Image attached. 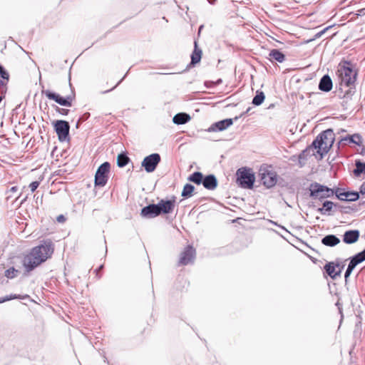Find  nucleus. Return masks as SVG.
<instances>
[{"label":"nucleus","instance_id":"1","mask_svg":"<svg viewBox=\"0 0 365 365\" xmlns=\"http://www.w3.org/2000/svg\"><path fill=\"white\" fill-rule=\"evenodd\" d=\"M54 245L51 240H47L43 244L34 247L23 259V265L29 272L50 258L53 253Z\"/></svg>","mask_w":365,"mask_h":365},{"label":"nucleus","instance_id":"2","mask_svg":"<svg viewBox=\"0 0 365 365\" xmlns=\"http://www.w3.org/2000/svg\"><path fill=\"white\" fill-rule=\"evenodd\" d=\"M334 133L333 130L327 129L319 134L310 145L311 148L317 149V153L323 158L328 153L334 142Z\"/></svg>","mask_w":365,"mask_h":365},{"label":"nucleus","instance_id":"3","mask_svg":"<svg viewBox=\"0 0 365 365\" xmlns=\"http://www.w3.org/2000/svg\"><path fill=\"white\" fill-rule=\"evenodd\" d=\"M338 74L340 78V90L342 91L344 87L348 88V90L344 91V96H345L351 93V86H354L356 79V72L352 69L349 63L346 62L338 69Z\"/></svg>","mask_w":365,"mask_h":365},{"label":"nucleus","instance_id":"4","mask_svg":"<svg viewBox=\"0 0 365 365\" xmlns=\"http://www.w3.org/2000/svg\"><path fill=\"white\" fill-rule=\"evenodd\" d=\"M309 191L312 198L319 200L330 197L335 194L334 190L316 182L310 184Z\"/></svg>","mask_w":365,"mask_h":365},{"label":"nucleus","instance_id":"5","mask_svg":"<svg viewBox=\"0 0 365 365\" xmlns=\"http://www.w3.org/2000/svg\"><path fill=\"white\" fill-rule=\"evenodd\" d=\"M237 182L242 187L248 189L253 187L255 177L251 169L246 168H239L237 171Z\"/></svg>","mask_w":365,"mask_h":365},{"label":"nucleus","instance_id":"6","mask_svg":"<svg viewBox=\"0 0 365 365\" xmlns=\"http://www.w3.org/2000/svg\"><path fill=\"white\" fill-rule=\"evenodd\" d=\"M110 168V165L108 162H105L98 167L95 175L96 186L103 187L106 185Z\"/></svg>","mask_w":365,"mask_h":365},{"label":"nucleus","instance_id":"7","mask_svg":"<svg viewBox=\"0 0 365 365\" xmlns=\"http://www.w3.org/2000/svg\"><path fill=\"white\" fill-rule=\"evenodd\" d=\"M41 93L42 94L45 95L48 99L53 100L59 105L63 106H71L72 101L75 97V95L72 94L66 96V98H63L56 93L51 92L49 90L44 89L41 91Z\"/></svg>","mask_w":365,"mask_h":365},{"label":"nucleus","instance_id":"8","mask_svg":"<svg viewBox=\"0 0 365 365\" xmlns=\"http://www.w3.org/2000/svg\"><path fill=\"white\" fill-rule=\"evenodd\" d=\"M54 129L61 142L69 140L70 125L68 122L63 120H56L54 123Z\"/></svg>","mask_w":365,"mask_h":365},{"label":"nucleus","instance_id":"9","mask_svg":"<svg viewBox=\"0 0 365 365\" xmlns=\"http://www.w3.org/2000/svg\"><path fill=\"white\" fill-rule=\"evenodd\" d=\"M160 155L158 153H153L146 156L141 163L147 173L153 172L160 162Z\"/></svg>","mask_w":365,"mask_h":365},{"label":"nucleus","instance_id":"10","mask_svg":"<svg viewBox=\"0 0 365 365\" xmlns=\"http://www.w3.org/2000/svg\"><path fill=\"white\" fill-rule=\"evenodd\" d=\"M261 181L267 188L272 187L277 182V175L274 171L260 170Z\"/></svg>","mask_w":365,"mask_h":365},{"label":"nucleus","instance_id":"11","mask_svg":"<svg viewBox=\"0 0 365 365\" xmlns=\"http://www.w3.org/2000/svg\"><path fill=\"white\" fill-rule=\"evenodd\" d=\"M195 250L191 245H187L185 250L181 253L178 265H187L190 263H193L195 258Z\"/></svg>","mask_w":365,"mask_h":365},{"label":"nucleus","instance_id":"12","mask_svg":"<svg viewBox=\"0 0 365 365\" xmlns=\"http://www.w3.org/2000/svg\"><path fill=\"white\" fill-rule=\"evenodd\" d=\"M156 205L159 215L171 213L175 207V197L173 200H161Z\"/></svg>","mask_w":365,"mask_h":365},{"label":"nucleus","instance_id":"13","mask_svg":"<svg viewBox=\"0 0 365 365\" xmlns=\"http://www.w3.org/2000/svg\"><path fill=\"white\" fill-rule=\"evenodd\" d=\"M233 124V120L232 118H227L225 120H220L211 125L207 129L208 132H217L222 131Z\"/></svg>","mask_w":365,"mask_h":365},{"label":"nucleus","instance_id":"14","mask_svg":"<svg viewBox=\"0 0 365 365\" xmlns=\"http://www.w3.org/2000/svg\"><path fill=\"white\" fill-rule=\"evenodd\" d=\"M335 194L340 200L355 201L359 197V192H344L339 188L336 190Z\"/></svg>","mask_w":365,"mask_h":365},{"label":"nucleus","instance_id":"15","mask_svg":"<svg viewBox=\"0 0 365 365\" xmlns=\"http://www.w3.org/2000/svg\"><path fill=\"white\" fill-rule=\"evenodd\" d=\"M140 215L145 218H153L159 216L156 204H150L142 208Z\"/></svg>","mask_w":365,"mask_h":365},{"label":"nucleus","instance_id":"16","mask_svg":"<svg viewBox=\"0 0 365 365\" xmlns=\"http://www.w3.org/2000/svg\"><path fill=\"white\" fill-rule=\"evenodd\" d=\"M332 81L329 75H324L319 83V89L324 92H329L332 89Z\"/></svg>","mask_w":365,"mask_h":365},{"label":"nucleus","instance_id":"17","mask_svg":"<svg viewBox=\"0 0 365 365\" xmlns=\"http://www.w3.org/2000/svg\"><path fill=\"white\" fill-rule=\"evenodd\" d=\"M359 232L358 230H348L343 235V241L346 244H353L359 240Z\"/></svg>","mask_w":365,"mask_h":365},{"label":"nucleus","instance_id":"18","mask_svg":"<svg viewBox=\"0 0 365 365\" xmlns=\"http://www.w3.org/2000/svg\"><path fill=\"white\" fill-rule=\"evenodd\" d=\"M202 184L205 188L213 190L217 187L218 183L216 177L214 175L210 174L204 177Z\"/></svg>","mask_w":365,"mask_h":365},{"label":"nucleus","instance_id":"19","mask_svg":"<svg viewBox=\"0 0 365 365\" xmlns=\"http://www.w3.org/2000/svg\"><path fill=\"white\" fill-rule=\"evenodd\" d=\"M326 272L332 278L335 279L337 276H339L341 273V269L339 266L334 265V263L329 262L324 266Z\"/></svg>","mask_w":365,"mask_h":365},{"label":"nucleus","instance_id":"20","mask_svg":"<svg viewBox=\"0 0 365 365\" xmlns=\"http://www.w3.org/2000/svg\"><path fill=\"white\" fill-rule=\"evenodd\" d=\"M339 242V238L334 235H328L322 239V243L328 247H334Z\"/></svg>","mask_w":365,"mask_h":365},{"label":"nucleus","instance_id":"21","mask_svg":"<svg viewBox=\"0 0 365 365\" xmlns=\"http://www.w3.org/2000/svg\"><path fill=\"white\" fill-rule=\"evenodd\" d=\"M195 47L194 50L191 54V61L190 65H195L196 63H199L201 60L202 57V50L198 48L197 41L194 42Z\"/></svg>","mask_w":365,"mask_h":365},{"label":"nucleus","instance_id":"22","mask_svg":"<svg viewBox=\"0 0 365 365\" xmlns=\"http://www.w3.org/2000/svg\"><path fill=\"white\" fill-rule=\"evenodd\" d=\"M365 261V249L350 258L349 265L355 268L357 264Z\"/></svg>","mask_w":365,"mask_h":365},{"label":"nucleus","instance_id":"23","mask_svg":"<svg viewBox=\"0 0 365 365\" xmlns=\"http://www.w3.org/2000/svg\"><path fill=\"white\" fill-rule=\"evenodd\" d=\"M10 78L9 72L0 64V87L6 88Z\"/></svg>","mask_w":365,"mask_h":365},{"label":"nucleus","instance_id":"24","mask_svg":"<svg viewBox=\"0 0 365 365\" xmlns=\"http://www.w3.org/2000/svg\"><path fill=\"white\" fill-rule=\"evenodd\" d=\"M190 120V117L188 114L179 113L173 117V121L175 124L182 125L187 123Z\"/></svg>","mask_w":365,"mask_h":365},{"label":"nucleus","instance_id":"25","mask_svg":"<svg viewBox=\"0 0 365 365\" xmlns=\"http://www.w3.org/2000/svg\"><path fill=\"white\" fill-rule=\"evenodd\" d=\"M341 142H344L345 144L354 143L356 145H360L362 142V138L359 134H354L352 135H348L342 138Z\"/></svg>","mask_w":365,"mask_h":365},{"label":"nucleus","instance_id":"26","mask_svg":"<svg viewBox=\"0 0 365 365\" xmlns=\"http://www.w3.org/2000/svg\"><path fill=\"white\" fill-rule=\"evenodd\" d=\"M269 57L279 63H282L285 60L284 54L278 49H272L270 51Z\"/></svg>","mask_w":365,"mask_h":365},{"label":"nucleus","instance_id":"27","mask_svg":"<svg viewBox=\"0 0 365 365\" xmlns=\"http://www.w3.org/2000/svg\"><path fill=\"white\" fill-rule=\"evenodd\" d=\"M203 175L200 172H194L192 175H190L188 178V180L197 185H200L203 182Z\"/></svg>","mask_w":365,"mask_h":365},{"label":"nucleus","instance_id":"28","mask_svg":"<svg viewBox=\"0 0 365 365\" xmlns=\"http://www.w3.org/2000/svg\"><path fill=\"white\" fill-rule=\"evenodd\" d=\"M264 93L261 91H257L255 96L252 99V104L255 106H260L264 101Z\"/></svg>","mask_w":365,"mask_h":365},{"label":"nucleus","instance_id":"29","mask_svg":"<svg viewBox=\"0 0 365 365\" xmlns=\"http://www.w3.org/2000/svg\"><path fill=\"white\" fill-rule=\"evenodd\" d=\"M356 168L353 170V173L356 177H359L361 174L365 173V163L356 160Z\"/></svg>","mask_w":365,"mask_h":365},{"label":"nucleus","instance_id":"30","mask_svg":"<svg viewBox=\"0 0 365 365\" xmlns=\"http://www.w3.org/2000/svg\"><path fill=\"white\" fill-rule=\"evenodd\" d=\"M130 158L128 157V155L122 153L118 155L117 158V165L120 168L125 167L129 162Z\"/></svg>","mask_w":365,"mask_h":365},{"label":"nucleus","instance_id":"31","mask_svg":"<svg viewBox=\"0 0 365 365\" xmlns=\"http://www.w3.org/2000/svg\"><path fill=\"white\" fill-rule=\"evenodd\" d=\"M195 190V187L191 184H186L182 190V196L187 198L192 196V194Z\"/></svg>","mask_w":365,"mask_h":365},{"label":"nucleus","instance_id":"32","mask_svg":"<svg viewBox=\"0 0 365 365\" xmlns=\"http://www.w3.org/2000/svg\"><path fill=\"white\" fill-rule=\"evenodd\" d=\"M312 148L310 146L304 150L299 155V164L300 167H303L304 165V161L307 160V156L309 155V149Z\"/></svg>","mask_w":365,"mask_h":365},{"label":"nucleus","instance_id":"33","mask_svg":"<svg viewBox=\"0 0 365 365\" xmlns=\"http://www.w3.org/2000/svg\"><path fill=\"white\" fill-rule=\"evenodd\" d=\"M333 205H334V203L332 202H331V201H325L323 203L322 207L319 208L318 211L321 214H324V211H326V212L331 211L332 207H333Z\"/></svg>","mask_w":365,"mask_h":365},{"label":"nucleus","instance_id":"34","mask_svg":"<svg viewBox=\"0 0 365 365\" xmlns=\"http://www.w3.org/2000/svg\"><path fill=\"white\" fill-rule=\"evenodd\" d=\"M19 271L16 269L14 267H10L5 271L4 275L8 279H13L17 276Z\"/></svg>","mask_w":365,"mask_h":365},{"label":"nucleus","instance_id":"35","mask_svg":"<svg viewBox=\"0 0 365 365\" xmlns=\"http://www.w3.org/2000/svg\"><path fill=\"white\" fill-rule=\"evenodd\" d=\"M28 297H29L28 295H25L24 297H21V296L17 295V294H10V295L4 297V302H7V301H9V300H11V299H26Z\"/></svg>","mask_w":365,"mask_h":365},{"label":"nucleus","instance_id":"36","mask_svg":"<svg viewBox=\"0 0 365 365\" xmlns=\"http://www.w3.org/2000/svg\"><path fill=\"white\" fill-rule=\"evenodd\" d=\"M90 117V113H85L83 115H82L78 120V123H77V125H76V127L78 126V124L81 123H83L84 121H86V120L88 119V118Z\"/></svg>","mask_w":365,"mask_h":365},{"label":"nucleus","instance_id":"37","mask_svg":"<svg viewBox=\"0 0 365 365\" xmlns=\"http://www.w3.org/2000/svg\"><path fill=\"white\" fill-rule=\"evenodd\" d=\"M39 186V182L38 181H34L29 185V187L31 190V192H34L38 187Z\"/></svg>","mask_w":365,"mask_h":365},{"label":"nucleus","instance_id":"38","mask_svg":"<svg viewBox=\"0 0 365 365\" xmlns=\"http://www.w3.org/2000/svg\"><path fill=\"white\" fill-rule=\"evenodd\" d=\"M56 110L61 115H68L69 110L65 108H61L56 106Z\"/></svg>","mask_w":365,"mask_h":365},{"label":"nucleus","instance_id":"39","mask_svg":"<svg viewBox=\"0 0 365 365\" xmlns=\"http://www.w3.org/2000/svg\"><path fill=\"white\" fill-rule=\"evenodd\" d=\"M354 269V267L348 265V267H347V269H346V270L345 272V274H344V277H345L346 279L349 277V275L351 274V273L352 272V271Z\"/></svg>","mask_w":365,"mask_h":365},{"label":"nucleus","instance_id":"40","mask_svg":"<svg viewBox=\"0 0 365 365\" xmlns=\"http://www.w3.org/2000/svg\"><path fill=\"white\" fill-rule=\"evenodd\" d=\"M125 76H126V75H125V76H123V78H121V79L118 82V83H117L115 86H113L112 88H110V89H109V90H107V91H103V92H102V93H108V92H110V91H113L114 88H116V87H117V86H118V85L122 82V81L124 79V78L125 77Z\"/></svg>","mask_w":365,"mask_h":365},{"label":"nucleus","instance_id":"41","mask_svg":"<svg viewBox=\"0 0 365 365\" xmlns=\"http://www.w3.org/2000/svg\"><path fill=\"white\" fill-rule=\"evenodd\" d=\"M360 192L361 195L365 194V182H363L360 186Z\"/></svg>","mask_w":365,"mask_h":365},{"label":"nucleus","instance_id":"42","mask_svg":"<svg viewBox=\"0 0 365 365\" xmlns=\"http://www.w3.org/2000/svg\"><path fill=\"white\" fill-rule=\"evenodd\" d=\"M65 220V217L63 215H61L57 217V221L59 222H63Z\"/></svg>","mask_w":365,"mask_h":365},{"label":"nucleus","instance_id":"43","mask_svg":"<svg viewBox=\"0 0 365 365\" xmlns=\"http://www.w3.org/2000/svg\"><path fill=\"white\" fill-rule=\"evenodd\" d=\"M336 306L338 307L339 312L341 314H342L341 304H340V302L339 301L336 303Z\"/></svg>","mask_w":365,"mask_h":365},{"label":"nucleus","instance_id":"44","mask_svg":"<svg viewBox=\"0 0 365 365\" xmlns=\"http://www.w3.org/2000/svg\"><path fill=\"white\" fill-rule=\"evenodd\" d=\"M364 10H365V9H362L359 10L358 11L359 14H357V15H359V16L364 15L365 14Z\"/></svg>","mask_w":365,"mask_h":365},{"label":"nucleus","instance_id":"45","mask_svg":"<svg viewBox=\"0 0 365 365\" xmlns=\"http://www.w3.org/2000/svg\"><path fill=\"white\" fill-rule=\"evenodd\" d=\"M327 29H328V28L324 29L323 31H322L319 34H317V36H321Z\"/></svg>","mask_w":365,"mask_h":365},{"label":"nucleus","instance_id":"46","mask_svg":"<svg viewBox=\"0 0 365 365\" xmlns=\"http://www.w3.org/2000/svg\"><path fill=\"white\" fill-rule=\"evenodd\" d=\"M17 189H18V188H17V187H16V186H14V187H12L10 189V191H11V192H16V191L17 190Z\"/></svg>","mask_w":365,"mask_h":365},{"label":"nucleus","instance_id":"47","mask_svg":"<svg viewBox=\"0 0 365 365\" xmlns=\"http://www.w3.org/2000/svg\"><path fill=\"white\" fill-rule=\"evenodd\" d=\"M250 110V108H248L245 112L242 113L240 115V117H242V116H243L244 115L247 114Z\"/></svg>","mask_w":365,"mask_h":365},{"label":"nucleus","instance_id":"48","mask_svg":"<svg viewBox=\"0 0 365 365\" xmlns=\"http://www.w3.org/2000/svg\"><path fill=\"white\" fill-rule=\"evenodd\" d=\"M103 267V265H101L98 269H96V274H98V272L102 269Z\"/></svg>","mask_w":365,"mask_h":365},{"label":"nucleus","instance_id":"49","mask_svg":"<svg viewBox=\"0 0 365 365\" xmlns=\"http://www.w3.org/2000/svg\"><path fill=\"white\" fill-rule=\"evenodd\" d=\"M4 302H4V297H1L0 298V304L4 303Z\"/></svg>","mask_w":365,"mask_h":365},{"label":"nucleus","instance_id":"50","mask_svg":"<svg viewBox=\"0 0 365 365\" xmlns=\"http://www.w3.org/2000/svg\"><path fill=\"white\" fill-rule=\"evenodd\" d=\"M211 4H213L215 2H214V0H212V1H210Z\"/></svg>","mask_w":365,"mask_h":365},{"label":"nucleus","instance_id":"51","mask_svg":"<svg viewBox=\"0 0 365 365\" xmlns=\"http://www.w3.org/2000/svg\"><path fill=\"white\" fill-rule=\"evenodd\" d=\"M211 4H213L215 2H214V0H212V1H210Z\"/></svg>","mask_w":365,"mask_h":365},{"label":"nucleus","instance_id":"52","mask_svg":"<svg viewBox=\"0 0 365 365\" xmlns=\"http://www.w3.org/2000/svg\"><path fill=\"white\" fill-rule=\"evenodd\" d=\"M221 81H222L221 79L218 80L217 83H220Z\"/></svg>","mask_w":365,"mask_h":365},{"label":"nucleus","instance_id":"53","mask_svg":"<svg viewBox=\"0 0 365 365\" xmlns=\"http://www.w3.org/2000/svg\"><path fill=\"white\" fill-rule=\"evenodd\" d=\"M239 118H240V117H237H237H235V120H237Z\"/></svg>","mask_w":365,"mask_h":365},{"label":"nucleus","instance_id":"54","mask_svg":"<svg viewBox=\"0 0 365 365\" xmlns=\"http://www.w3.org/2000/svg\"><path fill=\"white\" fill-rule=\"evenodd\" d=\"M5 90H6V88ZM5 92H6V91H1V93H5Z\"/></svg>","mask_w":365,"mask_h":365}]
</instances>
